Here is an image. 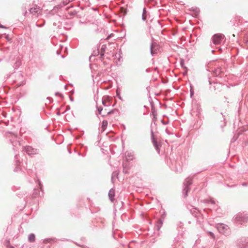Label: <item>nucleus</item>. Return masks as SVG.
<instances>
[{
    "instance_id": "nucleus-1",
    "label": "nucleus",
    "mask_w": 248,
    "mask_h": 248,
    "mask_svg": "<svg viewBox=\"0 0 248 248\" xmlns=\"http://www.w3.org/2000/svg\"><path fill=\"white\" fill-rule=\"evenodd\" d=\"M216 227L218 232L224 235L227 236L230 234L231 231L229 227L224 224L218 223Z\"/></svg>"
},
{
    "instance_id": "nucleus-2",
    "label": "nucleus",
    "mask_w": 248,
    "mask_h": 248,
    "mask_svg": "<svg viewBox=\"0 0 248 248\" xmlns=\"http://www.w3.org/2000/svg\"><path fill=\"white\" fill-rule=\"evenodd\" d=\"M192 180L189 177L186 179L184 182V188L183 190V193L185 197L187 196V193L190 191L189 186L192 184Z\"/></svg>"
},
{
    "instance_id": "nucleus-3",
    "label": "nucleus",
    "mask_w": 248,
    "mask_h": 248,
    "mask_svg": "<svg viewBox=\"0 0 248 248\" xmlns=\"http://www.w3.org/2000/svg\"><path fill=\"white\" fill-rule=\"evenodd\" d=\"M248 219V216L246 214L239 213L235 217V220L237 223L242 224L246 222Z\"/></svg>"
},
{
    "instance_id": "nucleus-4",
    "label": "nucleus",
    "mask_w": 248,
    "mask_h": 248,
    "mask_svg": "<svg viewBox=\"0 0 248 248\" xmlns=\"http://www.w3.org/2000/svg\"><path fill=\"white\" fill-rule=\"evenodd\" d=\"M236 244L239 248H248V238H242L238 239Z\"/></svg>"
},
{
    "instance_id": "nucleus-5",
    "label": "nucleus",
    "mask_w": 248,
    "mask_h": 248,
    "mask_svg": "<svg viewBox=\"0 0 248 248\" xmlns=\"http://www.w3.org/2000/svg\"><path fill=\"white\" fill-rule=\"evenodd\" d=\"M224 36L222 34H216L212 37L213 44L217 45L221 44Z\"/></svg>"
},
{
    "instance_id": "nucleus-6",
    "label": "nucleus",
    "mask_w": 248,
    "mask_h": 248,
    "mask_svg": "<svg viewBox=\"0 0 248 248\" xmlns=\"http://www.w3.org/2000/svg\"><path fill=\"white\" fill-rule=\"evenodd\" d=\"M7 136L10 138V140L14 146H16L17 144L20 145V142L16 140L17 138L16 135L9 133V136Z\"/></svg>"
},
{
    "instance_id": "nucleus-7",
    "label": "nucleus",
    "mask_w": 248,
    "mask_h": 248,
    "mask_svg": "<svg viewBox=\"0 0 248 248\" xmlns=\"http://www.w3.org/2000/svg\"><path fill=\"white\" fill-rule=\"evenodd\" d=\"M25 151L28 155H33L37 153V150L33 148L32 147L28 146L24 148Z\"/></svg>"
},
{
    "instance_id": "nucleus-8",
    "label": "nucleus",
    "mask_w": 248,
    "mask_h": 248,
    "mask_svg": "<svg viewBox=\"0 0 248 248\" xmlns=\"http://www.w3.org/2000/svg\"><path fill=\"white\" fill-rule=\"evenodd\" d=\"M102 104L106 107H108L111 105L109 97L108 96H104L102 99Z\"/></svg>"
},
{
    "instance_id": "nucleus-9",
    "label": "nucleus",
    "mask_w": 248,
    "mask_h": 248,
    "mask_svg": "<svg viewBox=\"0 0 248 248\" xmlns=\"http://www.w3.org/2000/svg\"><path fill=\"white\" fill-rule=\"evenodd\" d=\"M30 12L33 15L39 14L41 12V9L39 6L35 5L30 9Z\"/></svg>"
},
{
    "instance_id": "nucleus-10",
    "label": "nucleus",
    "mask_w": 248,
    "mask_h": 248,
    "mask_svg": "<svg viewBox=\"0 0 248 248\" xmlns=\"http://www.w3.org/2000/svg\"><path fill=\"white\" fill-rule=\"evenodd\" d=\"M152 142H153V143L154 144V146L155 149H156V150L157 151L158 153H159V152H160L159 146H160V145L157 143V142L156 141L155 139L153 132H152Z\"/></svg>"
},
{
    "instance_id": "nucleus-11",
    "label": "nucleus",
    "mask_w": 248,
    "mask_h": 248,
    "mask_svg": "<svg viewBox=\"0 0 248 248\" xmlns=\"http://www.w3.org/2000/svg\"><path fill=\"white\" fill-rule=\"evenodd\" d=\"M163 223V220L162 219H159L157 220L155 226V229L159 231Z\"/></svg>"
},
{
    "instance_id": "nucleus-12",
    "label": "nucleus",
    "mask_w": 248,
    "mask_h": 248,
    "mask_svg": "<svg viewBox=\"0 0 248 248\" xmlns=\"http://www.w3.org/2000/svg\"><path fill=\"white\" fill-rule=\"evenodd\" d=\"M115 196V190L113 188H111L109 190L108 192V197L109 200L111 201V202H113L114 201V197Z\"/></svg>"
},
{
    "instance_id": "nucleus-13",
    "label": "nucleus",
    "mask_w": 248,
    "mask_h": 248,
    "mask_svg": "<svg viewBox=\"0 0 248 248\" xmlns=\"http://www.w3.org/2000/svg\"><path fill=\"white\" fill-rule=\"evenodd\" d=\"M190 212L193 215V216H195V217H197L200 215L199 211L195 208H192L190 210Z\"/></svg>"
},
{
    "instance_id": "nucleus-14",
    "label": "nucleus",
    "mask_w": 248,
    "mask_h": 248,
    "mask_svg": "<svg viewBox=\"0 0 248 248\" xmlns=\"http://www.w3.org/2000/svg\"><path fill=\"white\" fill-rule=\"evenodd\" d=\"M21 64V62L20 59L18 58H17L16 59V62L14 63L13 67H14L15 69H17L20 66Z\"/></svg>"
},
{
    "instance_id": "nucleus-15",
    "label": "nucleus",
    "mask_w": 248,
    "mask_h": 248,
    "mask_svg": "<svg viewBox=\"0 0 248 248\" xmlns=\"http://www.w3.org/2000/svg\"><path fill=\"white\" fill-rule=\"evenodd\" d=\"M148 12L146 10L145 8L143 9V12L142 14V19L143 21H146L147 19V17L148 16Z\"/></svg>"
},
{
    "instance_id": "nucleus-16",
    "label": "nucleus",
    "mask_w": 248,
    "mask_h": 248,
    "mask_svg": "<svg viewBox=\"0 0 248 248\" xmlns=\"http://www.w3.org/2000/svg\"><path fill=\"white\" fill-rule=\"evenodd\" d=\"M155 46L156 44L154 43H152L150 46V52L152 55H154L156 53V50L154 49Z\"/></svg>"
},
{
    "instance_id": "nucleus-17",
    "label": "nucleus",
    "mask_w": 248,
    "mask_h": 248,
    "mask_svg": "<svg viewBox=\"0 0 248 248\" xmlns=\"http://www.w3.org/2000/svg\"><path fill=\"white\" fill-rule=\"evenodd\" d=\"M108 121L107 120H103L102 123L101 131L103 132L106 130L108 125Z\"/></svg>"
},
{
    "instance_id": "nucleus-18",
    "label": "nucleus",
    "mask_w": 248,
    "mask_h": 248,
    "mask_svg": "<svg viewBox=\"0 0 248 248\" xmlns=\"http://www.w3.org/2000/svg\"><path fill=\"white\" fill-rule=\"evenodd\" d=\"M106 48H107V46L106 45H103L101 46V51H100V56H101V59L103 58L104 52L105 51Z\"/></svg>"
},
{
    "instance_id": "nucleus-19",
    "label": "nucleus",
    "mask_w": 248,
    "mask_h": 248,
    "mask_svg": "<svg viewBox=\"0 0 248 248\" xmlns=\"http://www.w3.org/2000/svg\"><path fill=\"white\" fill-rule=\"evenodd\" d=\"M28 240L31 242H33L35 240V236L33 233H31L28 236Z\"/></svg>"
},
{
    "instance_id": "nucleus-20",
    "label": "nucleus",
    "mask_w": 248,
    "mask_h": 248,
    "mask_svg": "<svg viewBox=\"0 0 248 248\" xmlns=\"http://www.w3.org/2000/svg\"><path fill=\"white\" fill-rule=\"evenodd\" d=\"M56 239L55 238H46L44 240V243H50L51 242H56Z\"/></svg>"
},
{
    "instance_id": "nucleus-21",
    "label": "nucleus",
    "mask_w": 248,
    "mask_h": 248,
    "mask_svg": "<svg viewBox=\"0 0 248 248\" xmlns=\"http://www.w3.org/2000/svg\"><path fill=\"white\" fill-rule=\"evenodd\" d=\"M70 1L69 0H64L60 4L59 6L61 7L64 6L66 5L68 3H69Z\"/></svg>"
},
{
    "instance_id": "nucleus-22",
    "label": "nucleus",
    "mask_w": 248,
    "mask_h": 248,
    "mask_svg": "<svg viewBox=\"0 0 248 248\" xmlns=\"http://www.w3.org/2000/svg\"><path fill=\"white\" fill-rule=\"evenodd\" d=\"M33 195L34 197H36L37 195L41 196L40 190L38 189H35Z\"/></svg>"
},
{
    "instance_id": "nucleus-23",
    "label": "nucleus",
    "mask_w": 248,
    "mask_h": 248,
    "mask_svg": "<svg viewBox=\"0 0 248 248\" xmlns=\"http://www.w3.org/2000/svg\"><path fill=\"white\" fill-rule=\"evenodd\" d=\"M113 112V110H110L108 112H105L103 111V113L101 114L103 117H105L107 115H110V114L112 113Z\"/></svg>"
},
{
    "instance_id": "nucleus-24",
    "label": "nucleus",
    "mask_w": 248,
    "mask_h": 248,
    "mask_svg": "<svg viewBox=\"0 0 248 248\" xmlns=\"http://www.w3.org/2000/svg\"><path fill=\"white\" fill-rule=\"evenodd\" d=\"M118 175V173L116 171H114L111 176V181L113 183V179L114 177H116Z\"/></svg>"
},
{
    "instance_id": "nucleus-25",
    "label": "nucleus",
    "mask_w": 248,
    "mask_h": 248,
    "mask_svg": "<svg viewBox=\"0 0 248 248\" xmlns=\"http://www.w3.org/2000/svg\"><path fill=\"white\" fill-rule=\"evenodd\" d=\"M97 108L99 114H102V111H103L102 108L101 107H97Z\"/></svg>"
},
{
    "instance_id": "nucleus-26",
    "label": "nucleus",
    "mask_w": 248,
    "mask_h": 248,
    "mask_svg": "<svg viewBox=\"0 0 248 248\" xmlns=\"http://www.w3.org/2000/svg\"><path fill=\"white\" fill-rule=\"evenodd\" d=\"M208 233L210 235V236H211L214 239L215 238L214 234L212 232L209 231L208 232Z\"/></svg>"
},
{
    "instance_id": "nucleus-27",
    "label": "nucleus",
    "mask_w": 248,
    "mask_h": 248,
    "mask_svg": "<svg viewBox=\"0 0 248 248\" xmlns=\"http://www.w3.org/2000/svg\"><path fill=\"white\" fill-rule=\"evenodd\" d=\"M216 75H218L220 73V68H218L217 69H216L215 71Z\"/></svg>"
},
{
    "instance_id": "nucleus-28",
    "label": "nucleus",
    "mask_w": 248,
    "mask_h": 248,
    "mask_svg": "<svg viewBox=\"0 0 248 248\" xmlns=\"http://www.w3.org/2000/svg\"><path fill=\"white\" fill-rule=\"evenodd\" d=\"M193 94H194V91L191 89L190 90V96L191 97L193 95Z\"/></svg>"
},
{
    "instance_id": "nucleus-29",
    "label": "nucleus",
    "mask_w": 248,
    "mask_h": 248,
    "mask_svg": "<svg viewBox=\"0 0 248 248\" xmlns=\"http://www.w3.org/2000/svg\"><path fill=\"white\" fill-rule=\"evenodd\" d=\"M210 203H211V204H215V201L213 200H211L209 202Z\"/></svg>"
},
{
    "instance_id": "nucleus-30",
    "label": "nucleus",
    "mask_w": 248,
    "mask_h": 248,
    "mask_svg": "<svg viewBox=\"0 0 248 248\" xmlns=\"http://www.w3.org/2000/svg\"><path fill=\"white\" fill-rule=\"evenodd\" d=\"M166 132L169 134V135H170L171 134V133L168 130V128H166Z\"/></svg>"
},
{
    "instance_id": "nucleus-31",
    "label": "nucleus",
    "mask_w": 248,
    "mask_h": 248,
    "mask_svg": "<svg viewBox=\"0 0 248 248\" xmlns=\"http://www.w3.org/2000/svg\"><path fill=\"white\" fill-rule=\"evenodd\" d=\"M38 185H39L40 189L41 190L42 187V185L41 184V183L40 182H39Z\"/></svg>"
},
{
    "instance_id": "nucleus-32",
    "label": "nucleus",
    "mask_w": 248,
    "mask_h": 248,
    "mask_svg": "<svg viewBox=\"0 0 248 248\" xmlns=\"http://www.w3.org/2000/svg\"><path fill=\"white\" fill-rule=\"evenodd\" d=\"M248 183H243L242 184V185L244 186H248Z\"/></svg>"
},
{
    "instance_id": "nucleus-33",
    "label": "nucleus",
    "mask_w": 248,
    "mask_h": 248,
    "mask_svg": "<svg viewBox=\"0 0 248 248\" xmlns=\"http://www.w3.org/2000/svg\"><path fill=\"white\" fill-rule=\"evenodd\" d=\"M180 63H181V65L182 66H183V64H184V61H183V60H182V61H181V62H180Z\"/></svg>"
},
{
    "instance_id": "nucleus-34",
    "label": "nucleus",
    "mask_w": 248,
    "mask_h": 248,
    "mask_svg": "<svg viewBox=\"0 0 248 248\" xmlns=\"http://www.w3.org/2000/svg\"><path fill=\"white\" fill-rule=\"evenodd\" d=\"M0 28H6V27L0 24Z\"/></svg>"
},
{
    "instance_id": "nucleus-35",
    "label": "nucleus",
    "mask_w": 248,
    "mask_h": 248,
    "mask_svg": "<svg viewBox=\"0 0 248 248\" xmlns=\"http://www.w3.org/2000/svg\"><path fill=\"white\" fill-rule=\"evenodd\" d=\"M17 170H18V167H16L14 171H17Z\"/></svg>"
},
{
    "instance_id": "nucleus-36",
    "label": "nucleus",
    "mask_w": 248,
    "mask_h": 248,
    "mask_svg": "<svg viewBox=\"0 0 248 248\" xmlns=\"http://www.w3.org/2000/svg\"><path fill=\"white\" fill-rule=\"evenodd\" d=\"M15 159L16 160H17L18 159V155H15Z\"/></svg>"
},
{
    "instance_id": "nucleus-37",
    "label": "nucleus",
    "mask_w": 248,
    "mask_h": 248,
    "mask_svg": "<svg viewBox=\"0 0 248 248\" xmlns=\"http://www.w3.org/2000/svg\"><path fill=\"white\" fill-rule=\"evenodd\" d=\"M166 216V214H164L162 215V217L164 218Z\"/></svg>"
},
{
    "instance_id": "nucleus-38",
    "label": "nucleus",
    "mask_w": 248,
    "mask_h": 248,
    "mask_svg": "<svg viewBox=\"0 0 248 248\" xmlns=\"http://www.w3.org/2000/svg\"><path fill=\"white\" fill-rule=\"evenodd\" d=\"M16 165L18 166V163L19 161L16 160Z\"/></svg>"
},
{
    "instance_id": "nucleus-39",
    "label": "nucleus",
    "mask_w": 248,
    "mask_h": 248,
    "mask_svg": "<svg viewBox=\"0 0 248 248\" xmlns=\"http://www.w3.org/2000/svg\"><path fill=\"white\" fill-rule=\"evenodd\" d=\"M10 248H14L13 247H11Z\"/></svg>"
}]
</instances>
